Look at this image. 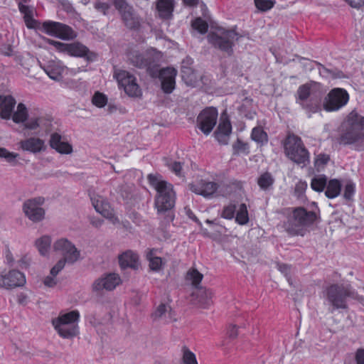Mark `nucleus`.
<instances>
[{"label": "nucleus", "mask_w": 364, "mask_h": 364, "mask_svg": "<svg viewBox=\"0 0 364 364\" xmlns=\"http://www.w3.org/2000/svg\"><path fill=\"white\" fill-rule=\"evenodd\" d=\"M91 223L95 227L99 228L103 224V220L100 218H93L91 220Z\"/></svg>", "instance_id": "obj_59"}, {"label": "nucleus", "mask_w": 364, "mask_h": 364, "mask_svg": "<svg viewBox=\"0 0 364 364\" xmlns=\"http://www.w3.org/2000/svg\"><path fill=\"white\" fill-rule=\"evenodd\" d=\"M326 188V196L328 198H335L341 193V184L338 180L331 179L328 182Z\"/></svg>", "instance_id": "obj_36"}, {"label": "nucleus", "mask_w": 364, "mask_h": 364, "mask_svg": "<svg viewBox=\"0 0 364 364\" xmlns=\"http://www.w3.org/2000/svg\"><path fill=\"white\" fill-rule=\"evenodd\" d=\"M321 84L311 81L309 82L305 83L301 85L298 90V91H318L321 89Z\"/></svg>", "instance_id": "obj_49"}, {"label": "nucleus", "mask_w": 364, "mask_h": 364, "mask_svg": "<svg viewBox=\"0 0 364 364\" xmlns=\"http://www.w3.org/2000/svg\"><path fill=\"white\" fill-rule=\"evenodd\" d=\"M355 185L351 181H348L344 187L343 196L347 200H350L354 196Z\"/></svg>", "instance_id": "obj_48"}, {"label": "nucleus", "mask_w": 364, "mask_h": 364, "mask_svg": "<svg viewBox=\"0 0 364 364\" xmlns=\"http://www.w3.org/2000/svg\"><path fill=\"white\" fill-rule=\"evenodd\" d=\"M331 91L339 92V91H346V90L343 88L336 87V88H333L332 90H331Z\"/></svg>", "instance_id": "obj_61"}, {"label": "nucleus", "mask_w": 364, "mask_h": 364, "mask_svg": "<svg viewBox=\"0 0 364 364\" xmlns=\"http://www.w3.org/2000/svg\"><path fill=\"white\" fill-rule=\"evenodd\" d=\"M16 103V100L11 95L0 92V117L3 119H10Z\"/></svg>", "instance_id": "obj_28"}, {"label": "nucleus", "mask_w": 364, "mask_h": 364, "mask_svg": "<svg viewBox=\"0 0 364 364\" xmlns=\"http://www.w3.org/2000/svg\"><path fill=\"white\" fill-rule=\"evenodd\" d=\"M159 77L161 83L162 91H173L176 85V70L172 68H162L158 70L156 75Z\"/></svg>", "instance_id": "obj_22"}, {"label": "nucleus", "mask_w": 364, "mask_h": 364, "mask_svg": "<svg viewBox=\"0 0 364 364\" xmlns=\"http://www.w3.org/2000/svg\"><path fill=\"white\" fill-rule=\"evenodd\" d=\"M349 100L348 92H328L323 102L327 111H336L347 104Z\"/></svg>", "instance_id": "obj_21"}, {"label": "nucleus", "mask_w": 364, "mask_h": 364, "mask_svg": "<svg viewBox=\"0 0 364 364\" xmlns=\"http://www.w3.org/2000/svg\"><path fill=\"white\" fill-rule=\"evenodd\" d=\"M316 219V211H307L303 208H297L292 211L284 227L291 235H303L304 228L311 225Z\"/></svg>", "instance_id": "obj_5"}, {"label": "nucleus", "mask_w": 364, "mask_h": 364, "mask_svg": "<svg viewBox=\"0 0 364 364\" xmlns=\"http://www.w3.org/2000/svg\"><path fill=\"white\" fill-rule=\"evenodd\" d=\"M232 130L230 120L226 114H223L220 117L217 131L215 133L216 139L220 144L228 143L229 136Z\"/></svg>", "instance_id": "obj_25"}, {"label": "nucleus", "mask_w": 364, "mask_h": 364, "mask_svg": "<svg viewBox=\"0 0 364 364\" xmlns=\"http://www.w3.org/2000/svg\"><path fill=\"white\" fill-rule=\"evenodd\" d=\"M194 296L198 303L203 308H206L212 304L213 293L208 289H197L194 292Z\"/></svg>", "instance_id": "obj_34"}, {"label": "nucleus", "mask_w": 364, "mask_h": 364, "mask_svg": "<svg viewBox=\"0 0 364 364\" xmlns=\"http://www.w3.org/2000/svg\"><path fill=\"white\" fill-rule=\"evenodd\" d=\"M130 63L136 68L146 69L151 77H155L158 72V64L154 56L149 51L140 53L138 50L130 51L127 54Z\"/></svg>", "instance_id": "obj_7"}, {"label": "nucleus", "mask_w": 364, "mask_h": 364, "mask_svg": "<svg viewBox=\"0 0 364 364\" xmlns=\"http://www.w3.org/2000/svg\"><path fill=\"white\" fill-rule=\"evenodd\" d=\"M49 43L53 46L59 52L66 53L71 56L85 58L88 61H93L97 58L95 53L90 52L87 46L79 42L65 43L50 40Z\"/></svg>", "instance_id": "obj_8"}, {"label": "nucleus", "mask_w": 364, "mask_h": 364, "mask_svg": "<svg viewBox=\"0 0 364 364\" xmlns=\"http://www.w3.org/2000/svg\"><path fill=\"white\" fill-rule=\"evenodd\" d=\"M31 0H21L18 3H22L23 4L28 3Z\"/></svg>", "instance_id": "obj_62"}, {"label": "nucleus", "mask_w": 364, "mask_h": 364, "mask_svg": "<svg viewBox=\"0 0 364 364\" xmlns=\"http://www.w3.org/2000/svg\"><path fill=\"white\" fill-rule=\"evenodd\" d=\"M121 283L122 279L118 274L107 273L95 279L92 288L95 292H101L104 290L112 291Z\"/></svg>", "instance_id": "obj_18"}, {"label": "nucleus", "mask_w": 364, "mask_h": 364, "mask_svg": "<svg viewBox=\"0 0 364 364\" xmlns=\"http://www.w3.org/2000/svg\"><path fill=\"white\" fill-rule=\"evenodd\" d=\"M251 139L257 144V145L262 146L266 144L268 141V135L264 131L262 127H254L251 133Z\"/></svg>", "instance_id": "obj_37"}, {"label": "nucleus", "mask_w": 364, "mask_h": 364, "mask_svg": "<svg viewBox=\"0 0 364 364\" xmlns=\"http://www.w3.org/2000/svg\"><path fill=\"white\" fill-rule=\"evenodd\" d=\"M364 117L352 111L341 125V141L345 144L357 142L363 134Z\"/></svg>", "instance_id": "obj_3"}, {"label": "nucleus", "mask_w": 364, "mask_h": 364, "mask_svg": "<svg viewBox=\"0 0 364 364\" xmlns=\"http://www.w3.org/2000/svg\"><path fill=\"white\" fill-rule=\"evenodd\" d=\"M167 166L168 168L176 175L181 176L182 173V165L179 162L173 161L170 164H168Z\"/></svg>", "instance_id": "obj_53"}, {"label": "nucleus", "mask_w": 364, "mask_h": 364, "mask_svg": "<svg viewBox=\"0 0 364 364\" xmlns=\"http://www.w3.org/2000/svg\"><path fill=\"white\" fill-rule=\"evenodd\" d=\"M191 26L201 34L206 33L208 30V23L200 17H197L192 21Z\"/></svg>", "instance_id": "obj_44"}, {"label": "nucleus", "mask_w": 364, "mask_h": 364, "mask_svg": "<svg viewBox=\"0 0 364 364\" xmlns=\"http://www.w3.org/2000/svg\"><path fill=\"white\" fill-rule=\"evenodd\" d=\"M114 76L120 89L123 88L124 91H138L139 86L136 78L129 72L119 70L114 72Z\"/></svg>", "instance_id": "obj_20"}, {"label": "nucleus", "mask_w": 364, "mask_h": 364, "mask_svg": "<svg viewBox=\"0 0 364 364\" xmlns=\"http://www.w3.org/2000/svg\"><path fill=\"white\" fill-rule=\"evenodd\" d=\"M190 189L195 193L208 199L225 197L230 194L227 186L210 181L209 176L206 173L198 176L190 185Z\"/></svg>", "instance_id": "obj_2"}, {"label": "nucleus", "mask_w": 364, "mask_h": 364, "mask_svg": "<svg viewBox=\"0 0 364 364\" xmlns=\"http://www.w3.org/2000/svg\"><path fill=\"white\" fill-rule=\"evenodd\" d=\"M301 93L303 94V95H300L299 97H301H301H304L306 95V94H307V92H301Z\"/></svg>", "instance_id": "obj_63"}, {"label": "nucleus", "mask_w": 364, "mask_h": 364, "mask_svg": "<svg viewBox=\"0 0 364 364\" xmlns=\"http://www.w3.org/2000/svg\"><path fill=\"white\" fill-rule=\"evenodd\" d=\"M235 212V205L233 204H229L224 207L221 216L225 219H232L234 218Z\"/></svg>", "instance_id": "obj_50"}, {"label": "nucleus", "mask_w": 364, "mask_h": 364, "mask_svg": "<svg viewBox=\"0 0 364 364\" xmlns=\"http://www.w3.org/2000/svg\"><path fill=\"white\" fill-rule=\"evenodd\" d=\"M26 279L23 273L16 269L3 270L0 272V287L11 289L26 284Z\"/></svg>", "instance_id": "obj_16"}, {"label": "nucleus", "mask_w": 364, "mask_h": 364, "mask_svg": "<svg viewBox=\"0 0 364 364\" xmlns=\"http://www.w3.org/2000/svg\"><path fill=\"white\" fill-rule=\"evenodd\" d=\"M17 154L10 152L6 149L0 148V158L5 159L7 161H12L16 159Z\"/></svg>", "instance_id": "obj_51"}, {"label": "nucleus", "mask_w": 364, "mask_h": 364, "mask_svg": "<svg viewBox=\"0 0 364 364\" xmlns=\"http://www.w3.org/2000/svg\"><path fill=\"white\" fill-rule=\"evenodd\" d=\"M11 119L16 124H23L24 128L28 130L38 129L41 121L39 117H29L28 110L22 102L18 103L16 109L11 112Z\"/></svg>", "instance_id": "obj_13"}, {"label": "nucleus", "mask_w": 364, "mask_h": 364, "mask_svg": "<svg viewBox=\"0 0 364 364\" xmlns=\"http://www.w3.org/2000/svg\"><path fill=\"white\" fill-rule=\"evenodd\" d=\"M114 6L120 14L126 27L135 30L140 26L139 18L134 14L133 7L125 0H114Z\"/></svg>", "instance_id": "obj_15"}, {"label": "nucleus", "mask_w": 364, "mask_h": 364, "mask_svg": "<svg viewBox=\"0 0 364 364\" xmlns=\"http://www.w3.org/2000/svg\"><path fill=\"white\" fill-rule=\"evenodd\" d=\"M326 184V177L323 175L314 177L311 182V188L317 192L323 191Z\"/></svg>", "instance_id": "obj_41"}, {"label": "nucleus", "mask_w": 364, "mask_h": 364, "mask_svg": "<svg viewBox=\"0 0 364 364\" xmlns=\"http://www.w3.org/2000/svg\"><path fill=\"white\" fill-rule=\"evenodd\" d=\"M18 8L20 13L23 16V20L26 27L29 29L36 28L38 21L33 18V8L22 3H18Z\"/></svg>", "instance_id": "obj_31"}, {"label": "nucleus", "mask_w": 364, "mask_h": 364, "mask_svg": "<svg viewBox=\"0 0 364 364\" xmlns=\"http://www.w3.org/2000/svg\"><path fill=\"white\" fill-rule=\"evenodd\" d=\"M42 27L46 34L62 40H73L77 36L76 33L70 26L60 22L44 21Z\"/></svg>", "instance_id": "obj_14"}, {"label": "nucleus", "mask_w": 364, "mask_h": 364, "mask_svg": "<svg viewBox=\"0 0 364 364\" xmlns=\"http://www.w3.org/2000/svg\"><path fill=\"white\" fill-rule=\"evenodd\" d=\"M218 111L209 107L200 112L197 117V127L205 135H208L216 124Z\"/></svg>", "instance_id": "obj_17"}, {"label": "nucleus", "mask_w": 364, "mask_h": 364, "mask_svg": "<svg viewBox=\"0 0 364 364\" xmlns=\"http://www.w3.org/2000/svg\"><path fill=\"white\" fill-rule=\"evenodd\" d=\"M255 7L260 11L265 12L272 9L275 4V0H254Z\"/></svg>", "instance_id": "obj_45"}, {"label": "nucleus", "mask_w": 364, "mask_h": 364, "mask_svg": "<svg viewBox=\"0 0 364 364\" xmlns=\"http://www.w3.org/2000/svg\"><path fill=\"white\" fill-rule=\"evenodd\" d=\"M148 180L157 191L155 205L159 212L171 209L175 203V193L171 184L164 181L159 175L149 174Z\"/></svg>", "instance_id": "obj_1"}, {"label": "nucleus", "mask_w": 364, "mask_h": 364, "mask_svg": "<svg viewBox=\"0 0 364 364\" xmlns=\"http://www.w3.org/2000/svg\"><path fill=\"white\" fill-rule=\"evenodd\" d=\"M182 1L185 6L193 7L198 4L199 0H182Z\"/></svg>", "instance_id": "obj_57"}, {"label": "nucleus", "mask_w": 364, "mask_h": 364, "mask_svg": "<svg viewBox=\"0 0 364 364\" xmlns=\"http://www.w3.org/2000/svg\"><path fill=\"white\" fill-rule=\"evenodd\" d=\"M357 364H364V350H360L356 353Z\"/></svg>", "instance_id": "obj_56"}, {"label": "nucleus", "mask_w": 364, "mask_h": 364, "mask_svg": "<svg viewBox=\"0 0 364 364\" xmlns=\"http://www.w3.org/2000/svg\"><path fill=\"white\" fill-rule=\"evenodd\" d=\"M41 68L50 78L55 80H60L68 70L60 60H50Z\"/></svg>", "instance_id": "obj_23"}, {"label": "nucleus", "mask_w": 364, "mask_h": 364, "mask_svg": "<svg viewBox=\"0 0 364 364\" xmlns=\"http://www.w3.org/2000/svg\"><path fill=\"white\" fill-rule=\"evenodd\" d=\"M91 101L97 108H103L109 104V98L104 92H95Z\"/></svg>", "instance_id": "obj_40"}, {"label": "nucleus", "mask_w": 364, "mask_h": 364, "mask_svg": "<svg viewBox=\"0 0 364 364\" xmlns=\"http://www.w3.org/2000/svg\"><path fill=\"white\" fill-rule=\"evenodd\" d=\"M80 316V313L77 310L60 313L53 320L52 323L60 336L64 338H72L79 333Z\"/></svg>", "instance_id": "obj_4"}, {"label": "nucleus", "mask_w": 364, "mask_h": 364, "mask_svg": "<svg viewBox=\"0 0 364 364\" xmlns=\"http://www.w3.org/2000/svg\"><path fill=\"white\" fill-rule=\"evenodd\" d=\"M44 203L45 198L41 196L28 199L23 203V213L31 221L39 223L45 218L46 212L42 207Z\"/></svg>", "instance_id": "obj_12"}, {"label": "nucleus", "mask_w": 364, "mask_h": 364, "mask_svg": "<svg viewBox=\"0 0 364 364\" xmlns=\"http://www.w3.org/2000/svg\"><path fill=\"white\" fill-rule=\"evenodd\" d=\"M61 263L54 264L50 269L49 274L43 279V284L46 288L53 289L58 284L57 276L63 269Z\"/></svg>", "instance_id": "obj_33"}, {"label": "nucleus", "mask_w": 364, "mask_h": 364, "mask_svg": "<svg viewBox=\"0 0 364 364\" xmlns=\"http://www.w3.org/2000/svg\"><path fill=\"white\" fill-rule=\"evenodd\" d=\"M90 197L92 205L97 213L110 221L112 224L119 223L118 215L105 197L96 193H92Z\"/></svg>", "instance_id": "obj_11"}, {"label": "nucleus", "mask_w": 364, "mask_h": 364, "mask_svg": "<svg viewBox=\"0 0 364 364\" xmlns=\"http://www.w3.org/2000/svg\"><path fill=\"white\" fill-rule=\"evenodd\" d=\"M208 41L215 48L227 53L229 55L233 53L234 41L237 39V33L234 30H224L222 35L211 33L208 36Z\"/></svg>", "instance_id": "obj_10"}, {"label": "nucleus", "mask_w": 364, "mask_h": 364, "mask_svg": "<svg viewBox=\"0 0 364 364\" xmlns=\"http://www.w3.org/2000/svg\"><path fill=\"white\" fill-rule=\"evenodd\" d=\"M307 188V184L304 181H299L296 185L295 191L299 194L303 193Z\"/></svg>", "instance_id": "obj_55"}, {"label": "nucleus", "mask_w": 364, "mask_h": 364, "mask_svg": "<svg viewBox=\"0 0 364 364\" xmlns=\"http://www.w3.org/2000/svg\"><path fill=\"white\" fill-rule=\"evenodd\" d=\"M119 264L122 269L131 268L136 269L140 266L139 257L137 253L127 250L118 256Z\"/></svg>", "instance_id": "obj_26"}, {"label": "nucleus", "mask_w": 364, "mask_h": 364, "mask_svg": "<svg viewBox=\"0 0 364 364\" xmlns=\"http://www.w3.org/2000/svg\"><path fill=\"white\" fill-rule=\"evenodd\" d=\"M53 249L62 256L55 264L61 263L63 268L66 263L73 264L81 259L80 250L73 241L66 237L56 239L53 244Z\"/></svg>", "instance_id": "obj_6"}, {"label": "nucleus", "mask_w": 364, "mask_h": 364, "mask_svg": "<svg viewBox=\"0 0 364 364\" xmlns=\"http://www.w3.org/2000/svg\"><path fill=\"white\" fill-rule=\"evenodd\" d=\"M146 258L149 262V267L151 271L159 272L163 269L165 261L158 255L156 250H146Z\"/></svg>", "instance_id": "obj_30"}, {"label": "nucleus", "mask_w": 364, "mask_h": 364, "mask_svg": "<svg viewBox=\"0 0 364 364\" xmlns=\"http://www.w3.org/2000/svg\"><path fill=\"white\" fill-rule=\"evenodd\" d=\"M20 146L23 151L37 154L46 151V144L43 139L38 137H30L20 142Z\"/></svg>", "instance_id": "obj_27"}, {"label": "nucleus", "mask_w": 364, "mask_h": 364, "mask_svg": "<svg viewBox=\"0 0 364 364\" xmlns=\"http://www.w3.org/2000/svg\"><path fill=\"white\" fill-rule=\"evenodd\" d=\"M205 223H206L207 224H210H210H213V221H210V220H207L205 221Z\"/></svg>", "instance_id": "obj_64"}, {"label": "nucleus", "mask_w": 364, "mask_h": 364, "mask_svg": "<svg viewBox=\"0 0 364 364\" xmlns=\"http://www.w3.org/2000/svg\"><path fill=\"white\" fill-rule=\"evenodd\" d=\"M203 275L196 269H191L186 274V279L197 286L203 279Z\"/></svg>", "instance_id": "obj_46"}, {"label": "nucleus", "mask_w": 364, "mask_h": 364, "mask_svg": "<svg viewBox=\"0 0 364 364\" xmlns=\"http://www.w3.org/2000/svg\"><path fill=\"white\" fill-rule=\"evenodd\" d=\"M274 183V178L269 173H262L257 179V183L262 190H267Z\"/></svg>", "instance_id": "obj_43"}, {"label": "nucleus", "mask_w": 364, "mask_h": 364, "mask_svg": "<svg viewBox=\"0 0 364 364\" xmlns=\"http://www.w3.org/2000/svg\"><path fill=\"white\" fill-rule=\"evenodd\" d=\"M284 149L287 157L296 163H303L308 158V153L301 139L294 135L287 137L284 141Z\"/></svg>", "instance_id": "obj_9"}, {"label": "nucleus", "mask_w": 364, "mask_h": 364, "mask_svg": "<svg viewBox=\"0 0 364 364\" xmlns=\"http://www.w3.org/2000/svg\"><path fill=\"white\" fill-rule=\"evenodd\" d=\"M318 66L319 75L326 79H336L342 76V72L337 70H330L320 63H316Z\"/></svg>", "instance_id": "obj_38"}, {"label": "nucleus", "mask_w": 364, "mask_h": 364, "mask_svg": "<svg viewBox=\"0 0 364 364\" xmlns=\"http://www.w3.org/2000/svg\"><path fill=\"white\" fill-rule=\"evenodd\" d=\"M235 221L240 225H246L249 221L248 211L245 203H241L236 212Z\"/></svg>", "instance_id": "obj_39"}, {"label": "nucleus", "mask_w": 364, "mask_h": 364, "mask_svg": "<svg viewBox=\"0 0 364 364\" xmlns=\"http://www.w3.org/2000/svg\"><path fill=\"white\" fill-rule=\"evenodd\" d=\"M330 158L328 155L326 154H318L316 156L314 160V164L315 167L316 168L317 171H321L324 166L327 164V163L329 161Z\"/></svg>", "instance_id": "obj_47"}, {"label": "nucleus", "mask_w": 364, "mask_h": 364, "mask_svg": "<svg viewBox=\"0 0 364 364\" xmlns=\"http://www.w3.org/2000/svg\"><path fill=\"white\" fill-rule=\"evenodd\" d=\"M95 8L98 11L102 12L104 15H106L110 8V6L108 3L97 1L95 3Z\"/></svg>", "instance_id": "obj_52"}, {"label": "nucleus", "mask_w": 364, "mask_h": 364, "mask_svg": "<svg viewBox=\"0 0 364 364\" xmlns=\"http://www.w3.org/2000/svg\"><path fill=\"white\" fill-rule=\"evenodd\" d=\"M49 145L56 152L62 155H70L74 151L71 141L58 132L50 134Z\"/></svg>", "instance_id": "obj_19"}, {"label": "nucleus", "mask_w": 364, "mask_h": 364, "mask_svg": "<svg viewBox=\"0 0 364 364\" xmlns=\"http://www.w3.org/2000/svg\"><path fill=\"white\" fill-rule=\"evenodd\" d=\"M35 246L41 255L44 257L48 255L51 246L50 237L44 235L39 237L36 240Z\"/></svg>", "instance_id": "obj_35"}, {"label": "nucleus", "mask_w": 364, "mask_h": 364, "mask_svg": "<svg viewBox=\"0 0 364 364\" xmlns=\"http://www.w3.org/2000/svg\"><path fill=\"white\" fill-rule=\"evenodd\" d=\"M156 9L162 19H169L173 16L174 0H156Z\"/></svg>", "instance_id": "obj_29"}, {"label": "nucleus", "mask_w": 364, "mask_h": 364, "mask_svg": "<svg viewBox=\"0 0 364 364\" xmlns=\"http://www.w3.org/2000/svg\"><path fill=\"white\" fill-rule=\"evenodd\" d=\"M229 336L230 337L235 338L237 335V327L236 326H230L229 328Z\"/></svg>", "instance_id": "obj_58"}, {"label": "nucleus", "mask_w": 364, "mask_h": 364, "mask_svg": "<svg viewBox=\"0 0 364 364\" xmlns=\"http://www.w3.org/2000/svg\"><path fill=\"white\" fill-rule=\"evenodd\" d=\"M351 7L359 9L364 5V0H345Z\"/></svg>", "instance_id": "obj_54"}, {"label": "nucleus", "mask_w": 364, "mask_h": 364, "mask_svg": "<svg viewBox=\"0 0 364 364\" xmlns=\"http://www.w3.org/2000/svg\"><path fill=\"white\" fill-rule=\"evenodd\" d=\"M129 96L130 97L134 98V97H139L140 95L138 92H129Z\"/></svg>", "instance_id": "obj_60"}, {"label": "nucleus", "mask_w": 364, "mask_h": 364, "mask_svg": "<svg viewBox=\"0 0 364 364\" xmlns=\"http://www.w3.org/2000/svg\"><path fill=\"white\" fill-rule=\"evenodd\" d=\"M327 299L329 304L335 309L346 307L343 295L336 287H331L328 289Z\"/></svg>", "instance_id": "obj_32"}, {"label": "nucleus", "mask_w": 364, "mask_h": 364, "mask_svg": "<svg viewBox=\"0 0 364 364\" xmlns=\"http://www.w3.org/2000/svg\"><path fill=\"white\" fill-rule=\"evenodd\" d=\"M152 318L155 321H162L165 323L176 320L175 313L172 311L168 302L159 304L152 313Z\"/></svg>", "instance_id": "obj_24"}, {"label": "nucleus", "mask_w": 364, "mask_h": 364, "mask_svg": "<svg viewBox=\"0 0 364 364\" xmlns=\"http://www.w3.org/2000/svg\"><path fill=\"white\" fill-rule=\"evenodd\" d=\"M181 364H198V363L195 353L188 348H183L182 349Z\"/></svg>", "instance_id": "obj_42"}]
</instances>
